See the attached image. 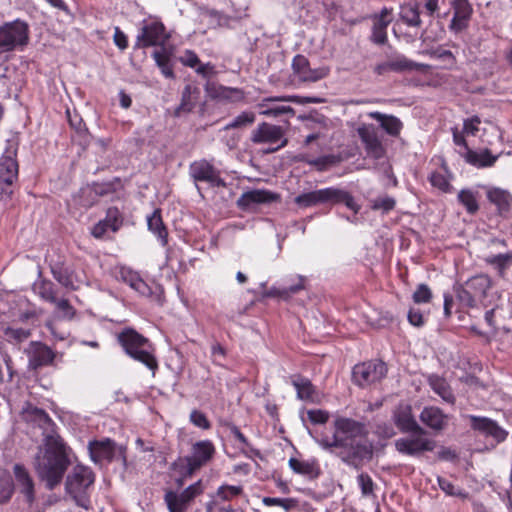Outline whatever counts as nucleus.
<instances>
[{
  "label": "nucleus",
  "mask_w": 512,
  "mask_h": 512,
  "mask_svg": "<svg viewBox=\"0 0 512 512\" xmlns=\"http://www.w3.org/2000/svg\"><path fill=\"white\" fill-rule=\"evenodd\" d=\"M333 434H321L316 443L325 451L336 453L346 464L358 466L373 455V444L363 422L347 417H337L333 422Z\"/></svg>",
  "instance_id": "obj_1"
},
{
  "label": "nucleus",
  "mask_w": 512,
  "mask_h": 512,
  "mask_svg": "<svg viewBox=\"0 0 512 512\" xmlns=\"http://www.w3.org/2000/svg\"><path fill=\"white\" fill-rule=\"evenodd\" d=\"M69 460L64 444L57 434H47L44 449H40L34 460V469L39 479L45 482L49 490L59 485L68 468Z\"/></svg>",
  "instance_id": "obj_2"
},
{
  "label": "nucleus",
  "mask_w": 512,
  "mask_h": 512,
  "mask_svg": "<svg viewBox=\"0 0 512 512\" xmlns=\"http://www.w3.org/2000/svg\"><path fill=\"white\" fill-rule=\"evenodd\" d=\"M118 341L127 355L145 365L153 373L155 372L158 362L154 354L155 349L149 339L127 328L118 335Z\"/></svg>",
  "instance_id": "obj_3"
},
{
  "label": "nucleus",
  "mask_w": 512,
  "mask_h": 512,
  "mask_svg": "<svg viewBox=\"0 0 512 512\" xmlns=\"http://www.w3.org/2000/svg\"><path fill=\"white\" fill-rule=\"evenodd\" d=\"M94 482V474L89 467L76 465L68 474L66 479V491L73 498L75 503L88 510L90 508V499L87 489Z\"/></svg>",
  "instance_id": "obj_4"
},
{
  "label": "nucleus",
  "mask_w": 512,
  "mask_h": 512,
  "mask_svg": "<svg viewBox=\"0 0 512 512\" xmlns=\"http://www.w3.org/2000/svg\"><path fill=\"white\" fill-rule=\"evenodd\" d=\"M492 282L489 276L480 274L471 277L464 284L455 288L457 299L462 305L475 307L484 304Z\"/></svg>",
  "instance_id": "obj_5"
},
{
  "label": "nucleus",
  "mask_w": 512,
  "mask_h": 512,
  "mask_svg": "<svg viewBox=\"0 0 512 512\" xmlns=\"http://www.w3.org/2000/svg\"><path fill=\"white\" fill-rule=\"evenodd\" d=\"M407 434L395 441V448L400 454L419 457L426 452H432L436 447V442L428 437L427 431L422 427Z\"/></svg>",
  "instance_id": "obj_6"
},
{
  "label": "nucleus",
  "mask_w": 512,
  "mask_h": 512,
  "mask_svg": "<svg viewBox=\"0 0 512 512\" xmlns=\"http://www.w3.org/2000/svg\"><path fill=\"white\" fill-rule=\"evenodd\" d=\"M29 42V26L16 19L0 26V50L10 52L26 46Z\"/></svg>",
  "instance_id": "obj_7"
},
{
  "label": "nucleus",
  "mask_w": 512,
  "mask_h": 512,
  "mask_svg": "<svg viewBox=\"0 0 512 512\" xmlns=\"http://www.w3.org/2000/svg\"><path fill=\"white\" fill-rule=\"evenodd\" d=\"M276 102H293L297 104L320 103L316 97H300L297 95L267 97L257 104L259 114L266 117H279L284 114L294 115L295 111L290 106L278 105Z\"/></svg>",
  "instance_id": "obj_8"
},
{
  "label": "nucleus",
  "mask_w": 512,
  "mask_h": 512,
  "mask_svg": "<svg viewBox=\"0 0 512 512\" xmlns=\"http://www.w3.org/2000/svg\"><path fill=\"white\" fill-rule=\"evenodd\" d=\"M387 366L381 360L357 364L353 368V381L360 387H367L381 381L387 374Z\"/></svg>",
  "instance_id": "obj_9"
},
{
  "label": "nucleus",
  "mask_w": 512,
  "mask_h": 512,
  "mask_svg": "<svg viewBox=\"0 0 512 512\" xmlns=\"http://www.w3.org/2000/svg\"><path fill=\"white\" fill-rule=\"evenodd\" d=\"M251 141L255 144H270L275 145L267 150L268 153H273L285 147L288 140L284 137V130L282 127L263 122L257 126L251 133Z\"/></svg>",
  "instance_id": "obj_10"
},
{
  "label": "nucleus",
  "mask_w": 512,
  "mask_h": 512,
  "mask_svg": "<svg viewBox=\"0 0 512 512\" xmlns=\"http://www.w3.org/2000/svg\"><path fill=\"white\" fill-rule=\"evenodd\" d=\"M203 491L204 487L202 481L199 480L181 492L167 491L164 496V501L169 512H185L194 499L201 495Z\"/></svg>",
  "instance_id": "obj_11"
},
{
  "label": "nucleus",
  "mask_w": 512,
  "mask_h": 512,
  "mask_svg": "<svg viewBox=\"0 0 512 512\" xmlns=\"http://www.w3.org/2000/svg\"><path fill=\"white\" fill-rule=\"evenodd\" d=\"M168 36L165 34V26L158 21L145 23L136 38V46L146 48L164 45Z\"/></svg>",
  "instance_id": "obj_12"
},
{
  "label": "nucleus",
  "mask_w": 512,
  "mask_h": 512,
  "mask_svg": "<svg viewBox=\"0 0 512 512\" xmlns=\"http://www.w3.org/2000/svg\"><path fill=\"white\" fill-rule=\"evenodd\" d=\"M357 132L364 144L368 157L375 160L384 158L386 150L379 138L376 128L373 125L364 124L357 129Z\"/></svg>",
  "instance_id": "obj_13"
},
{
  "label": "nucleus",
  "mask_w": 512,
  "mask_h": 512,
  "mask_svg": "<svg viewBox=\"0 0 512 512\" xmlns=\"http://www.w3.org/2000/svg\"><path fill=\"white\" fill-rule=\"evenodd\" d=\"M189 172L196 182H206L213 187L225 186L220 172L207 160L195 161L190 165Z\"/></svg>",
  "instance_id": "obj_14"
},
{
  "label": "nucleus",
  "mask_w": 512,
  "mask_h": 512,
  "mask_svg": "<svg viewBox=\"0 0 512 512\" xmlns=\"http://www.w3.org/2000/svg\"><path fill=\"white\" fill-rule=\"evenodd\" d=\"M292 70L301 82H317L329 74L327 67L312 69L309 60L301 54L296 55L292 60Z\"/></svg>",
  "instance_id": "obj_15"
},
{
  "label": "nucleus",
  "mask_w": 512,
  "mask_h": 512,
  "mask_svg": "<svg viewBox=\"0 0 512 512\" xmlns=\"http://www.w3.org/2000/svg\"><path fill=\"white\" fill-rule=\"evenodd\" d=\"M429 68L430 66L427 64L417 63L403 55H398L388 61L377 64L374 67V72L377 75H385L389 72L425 71Z\"/></svg>",
  "instance_id": "obj_16"
},
{
  "label": "nucleus",
  "mask_w": 512,
  "mask_h": 512,
  "mask_svg": "<svg viewBox=\"0 0 512 512\" xmlns=\"http://www.w3.org/2000/svg\"><path fill=\"white\" fill-rule=\"evenodd\" d=\"M26 353L29 359L28 366L33 370L50 365L55 357L53 351L40 342H31Z\"/></svg>",
  "instance_id": "obj_17"
},
{
  "label": "nucleus",
  "mask_w": 512,
  "mask_h": 512,
  "mask_svg": "<svg viewBox=\"0 0 512 512\" xmlns=\"http://www.w3.org/2000/svg\"><path fill=\"white\" fill-rule=\"evenodd\" d=\"M480 187L484 189L487 200L496 207L499 214L510 211L512 194L509 190L491 185H480Z\"/></svg>",
  "instance_id": "obj_18"
},
{
  "label": "nucleus",
  "mask_w": 512,
  "mask_h": 512,
  "mask_svg": "<svg viewBox=\"0 0 512 512\" xmlns=\"http://www.w3.org/2000/svg\"><path fill=\"white\" fill-rule=\"evenodd\" d=\"M471 427L485 436L492 437L497 443L507 438V431L501 428L495 421L478 416H470Z\"/></svg>",
  "instance_id": "obj_19"
},
{
  "label": "nucleus",
  "mask_w": 512,
  "mask_h": 512,
  "mask_svg": "<svg viewBox=\"0 0 512 512\" xmlns=\"http://www.w3.org/2000/svg\"><path fill=\"white\" fill-rule=\"evenodd\" d=\"M214 453L213 443L209 440H202L192 445L191 453L187 455V458L198 471L213 458Z\"/></svg>",
  "instance_id": "obj_20"
},
{
  "label": "nucleus",
  "mask_w": 512,
  "mask_h": 512,
  "mask_svg": "<svg viewBox=\"0 0 512 512\" xmlns=\"http://www.w3.org/2000/svg\"><path fill=\"white\" fill-rule=\"evenodd\" d=\"M17 148L13 145L0 158V179L14 183L18 179L19 165L16 159Z\"/></svg>",
  "instance_id": "obj_21"
},
{
  "label": "nucleus",
  "mask_w": 512,
  "mask_h": 512,
  "mask_svg": "<svg viewBox=\"0 0 512 512\" xmlns=\"http://www.w3.org/2000/svg\"><path fill=\"white\" fill-rule=\"evenodd\" d=\"M91 459L95 463L111 462L116 453L114 441L110 439L95 440L88 445Z\"/></svg>",
  "instance_id": "obj_22"
},
{
  "label": "nucleus",
  "mask_w": 512,
  "mask_h": 512,
  "mask_svg": "<svg viewBox=\"0 0 512 512\" xmlns=\"http://www.w3.org/2000/svg\"><path fill=\"white\" fill-rule=\"evenodd\" d=\"M392 418L394 424L402 433H408L421 427L412 413L411 405L406 403H401L395 408Z\"/></svg>",
  "instance_id": "obj_23"
},
{
  "label": "nucleus",
  "mask_w": 512,
  "mask_h": 512,
  "mask_svg": "<svg viewBox=\"0 0 512 512\" xmlns=\"http://www.w3.org/2000/svg\"><path fill=\"white\" fill-rule=\"evenodd\" d=\"M278 199L279 195L269 190L253 189L244 192L237 200V204L240 208L247 209L254 204L271 203Z\"/></svg>",
  "instance_id": "obj_24"
},
{
  "label": "nucleus",
  "mask_w": 512,
  "mask_h": 512,
  "mask_svg": "<svg viewBox=\"0 0 512 512\" xmlns=\"http://www.w3.org/2000/svg\"><path fill=\"white\" fill-rule=\"evenodd\" d=\"M13 472L20 493L24 495L26 502L31 505L35 500L34 481L32 477L28 470L21 464H15Z\"/></svg>",
  "instance_id": "obj_25"
},
{
  "label": "nucleus",
  "mask_w": 512,
  "mask_h": 512,
  "mask_svg": "<svg viewBox=\"0 0 512 512\" xmlns=\"http://www.w3.org/2000/svg\"><path fill=\"white\" fill-rule=\"evenodd\" d=\"M419 417L424 425L434 431L444 430L449 421V416L436 406L425 407Z\"/></svg>",
  "instance_id": "obj_26"
},
{
  "label": "nucleus",
  "mask_w": 512,
  "mask_h": 512,
  "mask_svg": "<svg viewBox=\"0 0 512 512\" xmlns=\"http://www.w3.org/2000/svg\"><path fill=\"white\" fill-rule=\"evenodd\" d=\"M333 187H327L298 195L295 203L301 208H307L318 204H331Z\"/></svg>",
  "instance_id": "obj_27"
},
{
  "label": "nucleus",
  "mask_w": 512,
  "mask_h": 512,
  "mask_svg": "<svg viewBox=\"0 0 512 512\" xmlns=\"http://www.w3.org/2000/svg\"><path fill=\"white\" fill-rule=\"evenodd\" d=\"M454 15L451 20L450 28L455 32H460L468 25L472 14V7L468 0H454Z\"/></svg>",
  "instance_id": "obj_28"
},
{
  "label": "nucleus",
  "mask_w": 512,
  "mask_h": 512,
  "mask_svg": "<svg viewBox=\"0 0 512 512\" xmlns=\"http://www.w3.org/2000/svg\"><path fill=\"white\" fill-rule=\"evenodd\" d=\"M207 92L212 98L226 102H240L244 99V92L239 88L226 87L223 85L211 84Z\"/></svg>",
  "instance_id": "obj_29"
},
{
  "label": "nucleus",
  "mask_w": 512,
  "mask_h": 512,
  "mask_svg": "<svg viewBox=\"0 0 512 512\" xmlns=\"http://www.w3.org/2000/svg\"><path fill=\"white\" fill-rule=\"evenodd\" d=\"M368 116L380 123L383 130L392 137H398L403 128L402 121L394 115L384 114L378 111L368 113Z\"/></svg>",
  "instance_id": "obj_30"
},
{
  "label": "nucleus",
  "mask_w": 512,
  "mask_h": 512,
  "mask_svg": "<svg viewBox=\"0 0 512 512\" xmlns=\"http://www.w3.org/2000/svg\"><path fill=\"white\" fill-rule=\"evenodd\" d=\"M428 384L431 387V389L441 397V399L448 403V404H454L455 403V396L451 390L450 385L447 383V381L435 374L429 375L427 378Z\"/></svg>",
  "instance_id": "obj_31"
},
{
  "label": "nucleus",
  "mask_w": 512,
  "mask_h": 512,
  "mask_svg": "<svg viewBox=\"0 0 512 512\" xmlns=\"http://www.w3.org/2000/svg\"><path fill=\"white\" fill-rule=\"evenodd\" d=\"M291 383L297 391V397L304 401H314L316 398V388L312 382L301 375L291 377Z\"/></svg>",
  "instance_id": "obj_32"
},
{
  "label": "nucleus",
  "mask_w": 512,
  "mask_h": 512,
  "mask_svg": "<svg viewBox=\"0 0 512 512\" xmlns=\"http://www.w3.org/2000/svg\"><path fill=\"white\" fill-rule=\"evenodd\" d=\"M25 418L38 424L44 430V437L47 434H56L53 430L54 423L48 414L37 407H30L25 411Z\"/></svg>",
  "instance_id": "obj_33"
},
{
  "label": "nucleus",
  "mask_w": 512,
  "mask_h": 512,
  "mask_svg": "<svg viewBox=\"0 0 512 512\" xmlns=\"http://www.w3.org/2000/svg\"><path fill=\"white\" fill-rule=\"evenodd\" d=\"M199 91L196 87L186 85L182 91L181 103L175 109L174 115L180 117L182 114L189 113L195 107Z\"/></svg>",
  "instance_id": "obj_34"
},
{
  "label": "nucleus",
  "mask_w": 512,
  "mask_h": 512,
  "mask_svg": "<svg viewBox=\"0 0 512 512\" xmlns=\"http://www.w3.org/2000/svg\"><path fill=\"white\" fill-rule=\"evenodd\" d=\"M464 158L467 163L475 167L485 168L493 166L498 159V155L493 156L488 149H485L481 152H475L473 150L467 149Z\"/></svg>",
  "instance_id": "obj_35"
},
{
  "label": "nucleus",
  "mask_w": 512,
  "mask_h": 512,
  "mask_svg": "<svg viewBox=\"0 0 512 512\" xmlns=\"http://www.w3.org/2000/svg\"><path fill=\"white\" fill-rule=\"evenodd\" d=\"M305 277L298 275L296 276V282L290 285L289 287L277 288L272 287L266 292H264V297H277L281 299H289L293 294L298 293L300 290L304 289Z\"/></svg>",
  "instance_id": "obj_36"
},
{
  "label": "nucleus",
  "mask_w": 512,
  "mask_h": 512,
  "mask_svg": "<svg viewBox=\"0 0 512 512\" xmlns=\"http://www.w3.org/2000/svg\"><path fill=\"white\" fill-rule=\"evenodd\" d=\"M389 11L384 8L379 16L375 17L372 28V40L377 44H384L387 40L386 29L390 23Z\"/></svg>",
  "instance_id": "obj_37"
},
{
  "label": "nucleus",
  "mask_w": 512,
  "mask_h": 512,
  "mask_svg": "<svg viewBox=\"0 0 512 512\" xmlns=\"http://www.w3.org/2000/svg\"><path fill=\"white\" fill-rule=\"evenodd\" d=\"M148 229L154 233L161 241L162 246L167 244L168 232L163 224L160 210H154L153 213L147 217Z\"/></svg>",
  "instance_id": "obj_38"
},
{
  "label": "nucleus",
  "mask_w": 512,
  "mask_h": 512,
  "mask_svg": "<svg viewBox=\"0 0 512 512\" xmlns=\"http://www.w3.org/2000/svg\"><path fill=\"white\" fill-rule=\"evenodd\" d=\"M485 262L492 266L500 276H504L505 271L512 266V250L506 253H499L485 257Z\"/></svg>",
  "instance_id": "obj_39"
},
{
  "label": "nucleus",
  "mask_w": 512,
  "mask_h": 512,
  "mask_svg": "<svg viewBox=\"0 0 512 512\" xmlns=\"http://www.w3.org/2000/svg\"><path fill=\"white\" fill-rule=\"evenodd\" d=\"M457 199L464 206L468 214L474 215L479 210L478 192L472 189H462L457 195Z\"/></svg>",
  "instance_id": "obj_40"
},
{
  "label": "nucleus",
  "mask_w": 512,
  "mask_h": 512,
  "mask_svg": "<svg viewBox=\"0 0 512 512\" xmlns=\"http://www.w3.org/2000/svg\"><path fill=\"white\" fill-rule=\"evenodd\" d=\"M171 469L180 476L177 480L179 485H182L184 479L191 477L197 471L187 456L177 458L171 464Z\"/></svg>",
  "instance_id": "obj_41"
},
{
  "label": "nucleus",
  "mask_w": 512,
  "mask_h": 512,
  "mask_svg": "<svg viewBox=\"0 0 512 512\" xmlns=\"http://www.w3.org/2000/svg\"><path fill=\"white\" fill-rule=\"evenodd\" d=\"M339 203L345 204V206L354 213H358L360 210V205L356 203L355 199L348 191L333 187L331 204Z\"/></svg>",
  "instance_id": "obj_42"
},
{
  "label": "nucleus",
  "mask_w": 512,
  "mask_h": 512,
  "mask_svg": "<svg viewBox=\"0 0 512 512\" xmlns=\"http://www.w3.org/2000/svg\"><path fill=\"white\" fill-rule=\"evenodd\" d=\"M152 56L157 64V66L160 68L161 73L166 78L174 77V72H173L171 62H170V57L164 48H162L161 50L154 51Z\"/></svg>",
  "instance_id": "obj_43"
},
{
  "label": "nucleus",
  "mask_w": 512,
  "mask_h": 512,
  "mask_svg": "<svg viewBox=\"0 0 512 512\" xmlns=\"http://www.w3.org/2000/svg\"><path fill=\"white\" fill-rule=\"evenodd\" d=\"M289 467L297 474L312 476L316 471V461L300 460L297 458L289 459Z\"/></svg>",
  "instance_id": "obj_44"
},
{
  "label": "nucleus",
  "mask_w": 512,
  "mask_h": 512,
  "mask_svg": "<svg viewBox=\"0 0 512 512\" xmlns=\"http://www.w3.org/2000/svg\"><path fill=\"white\" fill-rule=\"evenodd\" d=\"M34 289L36 293L41 297V299L52 304L57 302L58 299L56 297V291L52 282L42 280L34 285Z\"/></svg>",
  "instance_id": "obj_45"
},
{
  "label": "nucleus",
  "mask_w": 512,
  "mask_h": 512,
  "mask_svg": "<svg viewBox=\"0 0 512 512\" xmlns=\"http://www.w3.org/2000/svg\"><path fill=\"white\" fill-rule=\"evenodd\" d=\"M3 335L8 342L19 344L30 337L31 331L21 327L7 326L3 329Z\"/></svg>",
  "instance_id": "obj_46"
},
{
  "label": "nucleus",
  "mask_w": 512,
  "mask_h": 512,
  "mask_svg": "<svg viewBox=\"0 0 512 512\" xmlns=\"http://www.w3.org/2000/svg\"><path fill=\"white\" fill-rule=\"evenodd\" d=\"M401 19L409 26H419L421 24L418 8L415 5L407 4L401 7Z\"/></svg>",
  "instance_id": "obj_47"
},
{
  "label": "nucleus",
  "mask_w": 512,
  "mask_h": 512,
  "mask_svg": "<svg viewBox=\"0 0 512 512\" xmlns=\"http://www.w3.org/2000/svg\"><path fill=\"white\" fill-rule=\"evenodd\" d=\"M255 122V114L253 112L244 111L236 116L232 121L225 125V130L238 129L249 126Z\"/></svg>",
  "instance_id": "obj_48"
},
{
  "label": "nucleus",
  "mask_w": 512,
  "mask_h": 512,
  "mask_svg": "<svg viewBox=\"0 0 512 512\" xmlns=\"http://www.w3.org/2000/svg\"><path fill=\"white\" fill-rule=\"evenodd\" d=\"M263 504L268 507L279 506L285 511H289L297 506V501L293 498L265 497L263 498Z\"/></svg>",
  "instance_id": "obj_49"
},
{
  "label": "nucleus",
  "mask_w": 512,
  "mask_h": 512,
  "mask_svg": "<svg viewBox=\"0 0 512 512\" xmlns=\"http://www.w3.org/2000/svg\"><path fill=\"white\" fill-rule=\"evenodd\" d=\"M242 492V486L222 485L217 489L216 496L223 501H228L240 495Z\"/></svg>",
  "instance_id": "obj_50"
},
{
  "label": "nucleus",
  "mask_w": 512,
  "mask_h": 512,
  "mask_svg": "<svg viewBox=\"0 0 512 512\" xmlns=\"http://www.w3.org/2000/svg\"><path fill=\"white\" fill-rule=\"evenodd\" d=\"M395 205L396 201L394 198L390 196H382L374 199L371 207L373 210H382L384 213H387L393 210Z\"/></svg>",
  "instance_id": "obj_51"
},
{
  "label": "nucleus",
  "mask_w": 512,
  "mask_h": 512,
  "mask_svg": "<svg viewBox=\"0 0 512 512\" xmlns=\"http://www.w3.org/2000/svg\"><path fill=\"white\" fill-rule=\"evenodd\" d=\"M105 222L109 226V229L116 232L122 225V218L117 208H109L105 217Z\"/></svg>",
  "instance_id": "obj_52"
},
{
  "label": "nucleus",
  "mask_w": 512,
  "mask_h": 512,
  "mask_svg": "<svg viewBox=\"0 0 512 512\" xmlns=\"http://www.w3.org/2000/svg\"><path fill=\"white\" fill-rule=\"evenodd\" d=\"M429 181L433 187L440 189L443 192H448L451 188V185L446 177V175L442 172H433L429 177Z\"/></svg>",
  "instance_id": "obj_53"
},
{
  "label": "nucleus",
  "mask_w": 512,
  "mask_h": 512,
  "mask_svg": "<svg viewBox=\"0 0 512 512\" xmlns=\"http://www.w3.org/2000/svg\"><path fill=\"white\" fill-rule=\"evenodd\" d=\"M432 298V292L426 284H420L417 286L413 293V301L417 304H423L430 302Z\"/></svg>",
  "instance_id": "obj_54"
},
{
  "label": "nucleus",
  "mask_w": 512,
  "mask_h": 512,
  "mask_svg": "<svg viewBox=\"0 0 512 512\" xmlns=\"http://www.w3.org/2000/svg\"><path fill=\"white\" fill-rule=\"evenodd\" d=\"M13 494V484L9 477H0V503L7 502Z\"/></svg>",
  "instance_id": "obj_55"
},
{
  "label": "nucleus",
  "mask_w": 512,
  "mask_h": 512,
  "mask_svg": "<svg viewBox=\"0 0 512 512\" xmlns=\"http://www.w3.org/2000/svg\"><path fill=\"white\" fill-rule=\"evenodd\" d=\"M190 422L198 427V428H201V429H204V430H207L211 427V423L210 421L207 419L206 415L199 411V410H193L191 413H190Z\"/></svg>",
  "instance_id": "obj_56"
},
{
  "label": "nucleus",
  "mask_w": 512,
  "mask_h": 512,
  "mask_svg": "<svg viewBox=\"0 0 512 512\" xmlns=\"http://www.w3.org/2000/svg\"><path fill=\"white\" fill-rule=\"evenodd\" d=\"M55 306L63 319L71 320L74 318L76 311L67 299H58Z\"/></svg>",
  "instance_id": "obj_57"
},
{
  "label": "nucleus",
  "mask_w": 512,
  "mask_h": 512,
  "mask_svg": "<svg viewBox=\"0 0 512 512\" xmlns=\"http://www.w3.org/2000/svg\"><path fill=\"white\" fill-rule=\"evenodd\" d=\"M357 482L364 496H369L373 494L374 483L368 474L361 473L360 475H358Z\"/></svg>",
  "instance_id": "obj_58"
},
{
  "label": "nucleus",
  "mask_w": 512,
  "mask_h": 512,
  "mask_svg": "<svg viewBox=\"0 0 512 512\" xmlns=\"http://www.w3.org/2000/svg\"><path fill=\"white\" fill-rule=\"evenodd\" d=\"M306 162L309 165L315 166L318 170H325L328 166L335 164V157L332 155L321 156L316 159H308Z\"/></svg>",
  "instance_id": "obj_59"
},
{
  "label": "nucleus",
  "mask_w": 512,
  "mask_h": 512,
  "mask_svg": "<svg viewBox=\"0 0 512 512\" xmlns=\"http://www.w3.org/2000/svg\"><path fill=\"white\" fill-rule=\"evenodd\" d=\"M307 416L313 424H325L329 419V413L321 409L308 410Z\"/></svg>",
  "instance_id": "obj_60"
},
{
  "label": "nucleus",
  "mask_w": 512,
  "mask_h": 512,
  "mask_svg": "<svg viewBox=\"0 0 512 512\" xmlns=\"http://www.w3.org/2000/svg\"><path fill=\"white\" fill-rule=\"evenodd\" d=\"M13 184L9 180L0 179V203L5 204L13 194Z\"/></svg>",
  "instance_id": "obj_61"
},
{
  "label": "nucleus",
  "mask_w": 512,
  "mask_h": 512,
  "mask_svg": "<svg viewBox=\"0 0 512 512\" xmlns=\"http://www.w3.org/2000/svg\"><path fill=\"white\" fill-rule=\"evenodd\" d=\"M438 484L440 489L449 496H464V494L459 489H456L447 479L439 477Z\"/></svg>",
  "instance_id": "obj_62"
},
{
  "label": "nucleus",
  "mask_w": 512,
  "mask_h": 512,
  "mask_svg": "<svg viewBox=\"0 0 512 512\" xmlns=\"http://www.w3.org/2000/svg\"><path fill=\"white\" fill-rule=\"evenodd\" d=\"M180 61L183 65L191 68H196V66L200 63L197 54L192 50H186L183 56L180 58Z\"/></svg>",
  "instance_id": "obj_63"
},
{
  "label": "nucleus",
  "mask_w": 512,
  "mask_h": 512,
  "mask_svg": "<svg viewBox=\"0 0 512 512\" xmlns=\"http://www.w3.org/2000/svg\"><path fill=\"white\" fill-rule=\"evenodd\" d=\"M231 508V505L223 504L217 499H213L207 503L206 512H229Z\"/></svg>",
  "instance_id": "obj_64"
}]
</instances>
